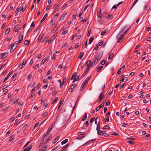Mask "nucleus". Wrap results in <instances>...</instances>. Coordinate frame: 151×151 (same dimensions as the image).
Masks as SVG:
<instances>
[{"label": "nucleus", "instance_id": "f257e3e1", "mask_svg": "<svg viewBox=\"0 0 151 151\" xmlns=\"http://www.w3.org/2000/svg\"><path fill=\"white\" fill-rule=\"evenodd\" d=\"M52 137V135L51 134L46 133L42 138V140L41 142V144L42 145L45 144L51 139Z\"/></svg>", "mask_w": 151, "mask_h": 151}, {"label": "nucleus", "instance_id": "f03ea898", "mask_svg": "<svg viewBox=\"0 0 151 151\" xmlns=\"http://www.w3.org/2000/svg\"><path fill=\"white\" fill-rule=\"evenodd\" d=\"M124 31V30H122L120 31L119 32L118 34L117 37H119L120 36V37L119 38V39L117 40V42L118 43H119L122 42L124 40V38H123V37L121 35L122 33Z\"/></svg>", "mask_w": 151, "mask_h": 151}, {"label": "nucleus", "instance_id": "7ed1b4c3", "mask_svg": "<svg viewBox=\"0 0 151 151\" xmlns=\"http://www.w3.org/2000/svg\"><path fill=\"white\" fill-rule=\"evenodd\" d=\"M19 43V41H16L13 44H11L10 46L12 45L11 46V49L10 50V52H12L16 49V47L17 46V44Z\"/></svg>", "mask_w": 151, "mask_h": 151}, {"label": "nucleus", "instance_id": "20e7f679", "mask_svg": "<svg viewBox=\"0 0 151 151\" xmlns=\"http://www.w3.org/2000/svg\"><path fill=\"white\" fill-rule=\"evenodd\" d=\"M100 60L99 59H98L96 57L93 62L92 63L91 65V66L95 65L97 63H98Z\"/></svg>", "mask_w": 151, "mask_h": 151}, {"label": "nucleus", "instance_id": "39448f33", "mask_svg": "<svg viewBox=\"0 0 151 151\" xmlns=\"http://www.w3.org/2000/svg\"><path fill=\"white\" fill-rule=\"evenodd\" d=\"M8 55L7 53H4L0 54V59L5 58Z\"/></svg>", "mask_w": 151, "mask_h": 151}, {"label": "nucleus", "instance_id": "423d86ee", "mask_svg": "<svg viewBox=\"0 0 151 151\" xmlns=\"http://www.w3.org/2000/svg\"><path fill=\"white\" fill-rule=\"evenodd\" d=\"M33 144H31L30 145L29 147L25 148L23 151H30L33 146Z\"/></svg>", "mask_w": 151, "mask_h": 151}, {"label": "nucleus", "instance_id": "0eeeda50", "mask_svg": "<svg viewBox=\"0 0 151 151\" xmlns=\"http://www.w3.org/2000/svg\"><path fill=\"white\" fill-rule=\"evenodd\" d=\"M103 52L102 51H100L98 54L97 56L96 57L98 59L100 60L101 58L103 55Z\"/></svg>", "mask_w": 151, "mask_h": 151}, {"label": "nucleus", "instance_id": "6e6552de", "mask_svg": "<svg viewBox=\"0 0 151 151\" xmlns=\"http://www.w3.org/2000/svg\"><path fill=\"white\" fill-rule=\"evenodd\" d=\"M91 61L90 60H88L86 63V65L87 67H89L90 68L92 66H91Z\"/></svg>", "mask_w": 151, "mask_h": 151}, {"label": "nucleus", "instance_id": "1a4fd4ad", "mask_svg": "<svg viewBox=\"0 0 151 151\" xmlns=\"http://www.w3.org/2000/svg\"><path fill=\"white\" fill-rule=\"evenodd\" d=\"M88 83V82H86V81H84L83 82L82 84V85L81 87V88L80 89V91H83L84 89V86L86 84H87Z\"/></svg>", "mask_w": 151, "mask_h": 151}, {"label": "nucleus", "instance_id": "9d476101", "mask_svg": "<svg viewBox=\"0 0 151 151\" xmlns=\"http://www.w3.org/2000/svg\"><path fill=\"white\" fill-rule=\"evenodd\" d=\"M76 85L75 84H73L71 86L70 88L68 91L69 92H71L73 91V89L75 88L76 86Z\"/></svg>", "mask_w": 151, "mask_h": 151}, {"label": "nucleus", "instance_id": "9b49d317", "mask_svg": "<svg viewBox=\"0 0 151 151\" xmlns=\"http://www.w3.org/2000/svg\"><path fill=\"white\" fill-rule=\"evenodd\" d=\"M150 6L149 5H148L147 4L145 5L144 6V9L147 10L149 11L150 9Z\"/></svg>", "mask_w": 151, "mask_h": 151}, {"label": "nucleus", "instance_id": "f8f14e48", "mask_svg": "<svg viewBox=\"0 0 151 151\" xmlns=\"http://www.w3.org/2000/svg\"><path fill=\"white\" fill-rule=\"evenodd\" d=\"M23 35H22V34H20L19 35V37H18V38L19 40V43H20L21 42L22 40L23 39Z\"/></svg>", "mask_w": 151, "mask_h": 151}, {"label": "nucleus", "instance_id": "ddd939ff", "mask_svg": "<svg viewBox=\"0 0 151 151\" xmlns=\"http://www.w3.org/2000/svg\"><path fill=\"white\" fill-rule=\"evenodd\" d=\"M66 81V77H65L63 79V82L62 83L61 82V83L60 85V87L62 88L63 87V85L65 83Z\"/></svg>", "mask_w": 151, "mask_h": 151}, {"label": "nucleus", "instance_id": "4468645a", "mask_svg": "<svg viewBox=\"0 0 151 151\" xmlns=\"http://www.w3.org/2000/svg\"><path fill=\"white\" fill-rule=\"evenodd\" d=\"M44 35V34H41L39 36L38 40V42H40L41 40L43 38Z\"/></svg>", "mask_w": 151, "mask_h": 151}, {"label": "nucleus", "instance_id": "2eb2a0df", "mask_svg": "<svg viewBox=\"0 0 151 151\" xmlns=\"http://www.w3.org/2000/svg\"><path fill=\"white\" fill-rule=\"evenodd\" d=\"M12 71L10 72L8 75L4 79L3 82H4L6 81L8 78L12 74Z\"/></svg>", "mask_w": 151, "mask_h": 151}, {"label": "nucleus", "instance_id": "dca6fc26", "mask_svg": "<svg viewBox=\"0 0 151 151\" xmlns=\"http://www.w3.org/2000/svg\"><path fill=\"white\" fill-rule=\"evenodd\" d=\"M94 39V37L93 36L92 37L90 38L88 42L89 44H91V43Z\"/></svg>", "mask_w": 151, "mask_h": 151}, {"label": "nucleus", "instance_id": "f3484780", "mask_svg": "<svg viewBox=\"0 0 151 151\" xmlns=\"http://www.w3.org/2000/svg\"><path fill=\"white\" fill-rule=\"evenodd\" d=\"M27 7V4L25 3L23 4V5L22 6V12L24 11L25 9H26Z\"/></svg>", "mask_w": 151, "mask_h": 151}, {"label": "nucleus", "instance_id": "a211bd4d", "mask_svg": "<svg viewBox=\"0 0 151 151\" xmlns=\"http://www.w3.org/2000/svg\"><path fill=\"white\" fill-rule=\"evenodd\" d=\"M67 14V13H63V15H62V16L60 18V20H63L65 17V16H66Z\"/></svg>", "mask_w": 151, "mask_h": 151}, {"label": "nucleus", "instance_id": "6ab92c4d", "mask_svg": "<svg viewBox=\"0 0 151 151\" xmlns=\"http://www.w3.org/2000/svg\"><path fill=\"white\" fill-rule=\"evenodd\" d=\"M97 15L100 18H102V14L101 13V10H100L99 12H97Z\"/></svg>", "mask_w": 151, "mask_h": 151}, {"label": "nucleus", "instance_id": "aec40b11", "mask_svg": "<svg viewBox=\"0 0 151 151\" xmlns=\"http://www.w3.org/2000/svg\"><path fill=\"white\" fill-rule=\"evenodd\" d=\"M100 125L97 124L96 130L97 131L98 134H99V133H100Z\"/></svg>", "mask_w": 151, "mask_h": 151}, {"label": "nucleus", "instance_id": "412c9836", "mask_svg": "<svg viewBox=\"0 0 151 151\" xmlns=\"http://www.w3.org/2000/svg\"><path fill=\"white\" fill-rule=\"evenodd\" d=\"M79 76H76V77L74 78L73 81V83L76 81H77L79 78Z\"/></svg>", "mask_w": 151, "mask_h": 151}, {"label": "nucleus", "instance_id": "4be33fe9", "mask_svg": "<svg viewBox=\"0 0 151 151\" xmlns=\"http://www.w3.org/2000/svg\"><path fill=\"white\" fill-rule=\"evenodd\" d=\"M69 143H68L66 145H65V146L63 147L62 148V151L64 150L65 148L68 147L69 146Z\"/></svg>", "mask_w": 151, "mask_h": 151}, {"label": "nucleus", "instance_id": "5701e85b", "mask_svg": "<svg viewBox=\"0 0 151 151\" xmlns=\"http://www.w3.org/2000/svg\"><path fill=\"white\" fill-rule=\"evenodd\" d=\"M59 138V137L58 136L56 137V138L53 141L52 143L53 144L55 143L58 140Z\"/></svg>", "mask_w": 151, "mask_h": 151}, {"label": "nucleus", "instance_id": "b1692460", "mask_svg": "<svg viewBox=\"0 0 151 151\" xmlns=\"http://www.w3.org/2000/svg\"><path fill=\"white\" fill-rule=\"evenodd\" d=\"M47 149V146H45L44 147H42L40 149L39 151H45Z\"/></svg>", "mask_w": 151, "mask_h": 151}, {"label": "nucleus", "instance_id": "393cba45", "mask_svg": "<svg viewBox=\"0 0 151 151\" xmlns=\"http://www.w3.org/2000/svg\"><path fill=\"white\" fill-rule=\"evenodd\" d=\"M104 97V95L102 94V93H100L99 96V99H100L101 100H102L103 99Z\"/></svg>", "mask_w": 151, "mask_h": 151}, {"label": "nucleus", "instance_id": "a878e982", "mask_svg": "<svg viewBox=\"0 0 151 151\" xmlns=\"http://www.w3.org/2000/svg\"><path fill=\"white\" fill-rule=\"evenodd\" d=\"M103 66H99V68H98L96 69V71L97 72H99L101 70L103 67Z\"/></svg>", "mask_w": 151, "mask_h": 151}, {"label": "nucleus", "instance_id": "bb28decb", "mask_svg": "<svg viewBox=\"0 0 151 151\" xmlns=\"http://www.w3.org/2000/svg\"><path fill=\"white\" fill-rule=\"evenodd\" d=\"M47 14L46 13L44 15V17H43V18L40 21V23L42 22H43L44 21V20H45V19L47 17Z\"/></svg>", "mask_w": 151, "mask_h": 151}, {"label": "nucleus", "instance_id": "cd10ccee", "mask_svg": "<svg viewBox=\"0 0 151 151\" xmlns=\"http://www.w3.org/2000/svg\"><path fill=\"white\" fill-rule=\"evenodd\" d=\"M87 118V113H86L85 114L83 118L82 119V121H84Z\"/></svg>", "mask_w": 151, "mask_h": 151}, {"label": "nucleus", "instance_id": "c85d7f7f", "mask_svg": "<svg viewBox=\"0 0 151 151\" xmlns=\"http://www.w3.org/2000/svg\"><path fill=\"white\" fill-rule=\"evenodd\" d=\"M10 30V29L9 28H8L5 31L4 34L5 35H7L8 34Z\"/></svg>", "mask_w": 151, "mask_h": 151}, {"label": "nucleus", "instance_id": "c756f323", "mask_svg": "<svg viewBox=\"0 0 151 151\" xmlns=\"http://www.w3.org/2000/svg\"><path fill=\"white\" fill-rule=\"evenodd\" d=\"M68 139H66L65 140H64L63 141H62L61 142V144L62 145H63L65 144L67 142H68Z\"/></svg>", "mask_w": 151, "mask_h": 151}, {"label": "nucleus", "instance_id": "7c9ffc66", "mask_svg": "<svg viewBox=\"0 0 151 151\" xmlns=\"http://www.w3.org/2000/svg\"><path fill=\"white\" fill-rule=\"evenodd\" d=\"M84 54V53L83 52H82L80 53L79 57V58L80 59H81L82 58Z\"/></svg>", "mask_w": 151, "mask_h": 151}, {"label": "nucleus", "instance_id": "2f4dec72", "mask_svg": "<svg viewBox=\"0 0 151 151\" xmlns=\"http://www.w3.org/2000/svg\"><path fill=\"white\" fill-rule=\"evenodd\" d=\"M103 106V105L102 104H101L99 106L97 107L96 108V111H97L101 109V108Z\"/></svg>", "mask_w": 151, "mask_h": 151}, {"label": "nucleus", "instance_id": "473e14b6", "mask_svg": "<svg viewBox=\"0 0 151 151\" xmlns=\"http://www.w3.org/2000/svg\"><path fill=\"white\" fill-rule=\"evenodd\" d=\"M110 129V127H109L107 125H106L104 126L102 128V129Z\"/></svg>", "mask_w": 151, "mask_h": 151}, {"label": "nucleus", "instance_id": "72a5a7b5", "mask_svg": "<svg viewBox=\"0 0 151 151\" xmlns=\"http://www.w3.org/2000/svg\"><path fill=\"white\" fill-rule=\"evenodd\" d=\"M55 39L53 38L52 37H51L49 40H48V44L50 43H51V42L53 41Z\"/></svg>", "mask_w": 151, "mask_h": 151}, {"label": "nucleus", "instance_id": "f704fd0d", "mask_svg": "<svg viewBox=\"0 0 151 151\" xmlns=\"http://www.w3.org/2000/svg\"><path fill=\"white\" fill-rule=\"evenodd\" d=\"M29 42L30 41L29 40H26L24 41V44L26 45H27L29 44Z\"/></svg>", "mask_w": 151, "mask_h": 151}, {"label": "nucleus", "instance_id": "c9c22d12", "mask_svg": "<svg viewBox=\"0 0 151 151\" xmlns=\"http://www.w3.org/2000/svg\"><path fill=\"white\" fill-rule=\"evenodd\" d=\"M106 17L107 19H112L113 18V17L112 15L109 14L106 16Z\"/></svg>", "mask_w": 151, "mask_h": 151}, {"label": "nucleus", "instance_id": "e433bc0d", "mask_svg": "<svg viewBox=\"0 0 151 151\" xmlns=\"http://www.w3.org/2000/svg\"><path fill=\"white\" fill-rule=\"evenodd\" d=\"M114 56V54L112 53L111 55H110L108 57V59L109 60H111L113 58Z\"/></svg>", "mask_w": 151, "mask_h": 151}, {"label": "nucleus", "instance_id": "4c0bfd02", "mask_svg": "<svg viewBox=\"0 0 151 151\" xmlns=\"http://www.w3.org/2000/svg\"><path fill=\"white\" fill-rule=\"evenodd\" d=\"M76 74H77V73H76V72H75L73 74V75L72 76V77L71 78V80H72L73 79H74V78L76 77Z\"/></svg>", "mask_w": 151, "mask_h": 151}, {"label": "nucleus", "instance_id": "58836bf2", "mask_svg": "<svg viewBox=\"0 0 151 151\" xmlns=\"http://www.w3.org/2000/svg\"><path fill=\"white\" fill-rule=\"evenodd\" d=\"M58 24H56V26L54 28V30L55 31V32L57 30V29L58 28Z\"/></svg>", "mask_w": 151, "mask_h": 151}, {"label": "nucleus", "instance_id": "ea45409f", "mask_svg": "<svg viewBox=\"0 0 151 151\" xmlns=\"http://www.w3.org/2000/svg\"><path fill=\"white\" fill-rule=\"evenodd\" d=\"M22 11V9L21 7H19L17 8L16 10V11L17 12V13H18L20 11Z\"/></svg>", "mask_w": 151, "mask_h": 151}, {"label": "nucleus", "instance_id": "a19ab883", "mask_svg": "<svg viewBox=\"0 0 151 151\" xmlns=\"http://www.w3.org/2000/svg\"><path fill=\"white\" fill-rule=\"evenodd\" d=\"M106 131H101L100 130V133L99 134H98V135H103L104 133L106 132Z\"/></svg>", "mask_w": 151, "mask_h": 151}, {"label": "nucleus", "instance_id": "79ce46f5", "mask_svg": "<svg viewBox=\"0 0 151 151\" xmlns=\"http://www.w3.org/2000/svg\"><path fill=\"white\" fill-rule=\"evenodd\" d=\"M129 28H128V29H127L125 31H124L122 35H121L122 36H123L124 37V35L126 34V33L129 30Z\"/></svg>", "mask_w": 151, "mask_h": 151}, {"label": "nucleus", "instance_id": "37998d69", "mask_svg": "<svg viewBox=\"0 0 151 151\" xmlns=\"http://www.w3.org/2000/svg\"><path fill=\"white\" fill-rule=\"evenodd\" d=\"M103 121L105 122H107L109 121V117H107L106 118H105L103 119Z\"/></svg>", "mask_w": 151, "mask_h": 151}, {"label": "nucleus", "instance_id": "c03bdc74", "mask_svg": "<svg viewBox=\"0 0 151 151\" xmlns=\"http://www.w3.org/2000/svg\"><path fill=\"white\" fill-rule=\"evenodd\" d=\"M48 37H46L43 40V42H45V43H46L48 39Z\"/></svg>", "mask_w": 151, "mask_h": 151}, {"label": "nucleus", "instance_id": "a18cd8bd", "mask_svg": "<svg viewBox=\"0 0 151 151\" xmlns=\"http://www.w3.org/2000/svg\"><path fill=\"white\" fill-rule=\"evenodd\" d=\"M47 58H46V59H45V58H44V59L41 62V64H43L45 63V62L46 61V60H47Z\"/></svg>", "mask_w": 151, "mask_h": 151}, {"label": "nucleus", "instance_id": "49530a36", "mask_svg": "<svg viewBox=\"0 0 151 151\" xmlns=\"http://www.w3.org/2000/svg\"><path fill=\"white\" fill-rule=\"evenodd\" d=\"M128 143L133 145L134 144V142L132 141H129L127 142Z\"/></svg>", "mask_w": 151, "mask_h": 151}, {"label": "nucleus", "instance_id": "de8ad7c7", "mask_svg": "<svg viewBox=\"0 0 151 151\" xmlns=\"http://www.w3.org/2000/svg\"><path fill=\"white\" fill-rule=\"evenodd\" d=\"M126 139L129 140H134L135 139L132 137H127Z\"/></svg>", "mask_w": 151, "mask_h": 151}, {"label": "nucleus", "instance_id": "09e8293b", "mask_svg": "<svg viewBox=\"0 0 151 151\" xmlns=\"http://www.w3.org/2000/svg\"><path fill=\"white\" fill-rule=\"evenodd\" d=\"M110 104V101H108L107 102H106L105 105H106V106H108Z\"/></svg>", "mask_w": 151, "mask_h": 151}, {"label": "nucleus", "instance_id": "8fccbe9b", "mask_svg": "<svg viewBox=\"0 0 151 151\" xmlns=\"http://www.w3.org/2000/svg\"><path fill=\"white\" fill-rule=\"evenodd\" d=\"M106 32V30H104L101 32V35L102 36L104 35Z\"/></svg>", "mask_w": 151, "mask_h": 151}, {"label": "nucleus", "instance_id": "3c124183", "mask_svg": "<svg viewBox=\"0 0 151 151\" xmlns=\"http://www.w3.org/2000/svg\"><path fill=\"white\" fill-rule=\"evenodd\" d=\"M98 48H99V46L98 45V44H97L96 45L95 47V48H94V50L93 51H94V50H97Z\"/></svg>", "mask_w": 151, "mask_h": 151}, {"label": "nucleus", "instance_id": "603ef678", "mask_svg": "<svg viewBox=\"0 0 151 151\" xmlns=\"http://www.w3.org/2000/svg\"><path fill=\"white\" fill-rule=\"evenodd\" d=\"M90 69V68H89V67H87V68L85 72L86 74H87L88 73V72L89 71V70Z\"/></svg>", "mask_w": 151, "mask_h": 151}, {"label": "nucleus", "instance_id": "864d4df0", "mask_svg": "<svg viewBox=\"0 0 151 151\" xmlns=\"http://www.w3.org/2000/svg\"><path fill=\"white\" fill-rule=\"evenodd\" d=\"M106 62V60H103L101 62V65H103Z\"/></svg>", "mask_w": 151, "mask_h": 151}, {"label": "nucleus", "instance_id": "5fc2aeb1", "mask_svg": "<svg viewBox=\"0 0 151 151\" xmlns=\"http://www.w3.org/2000/svg\"><path fill=\"white\" fill-rule=\"evenodd\" d=\"M52 72V71L51 70H49L48 71V72H47V73L46 74V75L47 76H48L49 75H50V74Z\"/></svg>", "mask_w": 151, "mask_h": 151}, {"label": "nucleus", "instance_id": "6e6d98bb", "mask_svg": "<svg viewBox=\"0 0 151 151\" xmlns=\"http://www.w3.org/2000/svg\"><path fill=\"white\" fill-rule=\"evenodd\" d=\"M122 71V68H120L119 69L117 73L118 74H120L121 72Z\"/></svg>", "mask_w": 151, "mask_h": 151}, {"label": "nucleus", "instance_id": "4d7b16f0", "mask_svg": "<svg viewBox=\"0 0 151 151\" xmlns=\"http://www.w3.org/2000/svg\"><path fill=\"white\" fill-rule=\"evenodd\" d=\"M91 78V76H89L85 81H86V82H88L89 80Z\"/></svg>", "mask_w": 151, "mask_h": 151}, {"label": "nucleus", "instance_id": "13d9d810", "mask_svg": "<svg viewBox=\"0 0 151 151\" xmlns=\"http://www.w3.org/2000/svg\"><path fill=\"white\" fill-rule=\"evenodd\" d=\"M48 114V112H45L43 115V116H42V117H43L44 116H45L47 115Z\"/></svg>", "mask_w": 151, "mask_h": 151}, {"label": "nucleus", "instance_id": "bf43d9fd", "mask_svg": "<svg viewBox=\"0 0 151 151\" xmlns=\"http://www.w3.org/2000/svg\"><path fill=\"white\" fill-rule=\"evenodd\" d=\"M111 135H115V136H117V135H118V134L116 132H114V133H113V134H111Z\"/></svg>", "mask_w": 151, "mask_h": 151}, {"label": "nucleus", "instance_id": "052dcab7", "mask_svg": "<svg viewBox=\"0 0 151 151\" xmlns=\"http://www.w3.org/2000/svg\"><path fill=\"white\" fill-rule=\"evenodd\" d=\"M67 6V5L66 4H65L62 6L61 8H63V9H64Z\"/></svg>", "mask_w": 151, "mask_h": 151}, {"label": "nucleus", "instance_id": "680f3d73", "mask_svg": "<svg viewBox=\"0 0 151 151\" xmlns=\"http://www.w3.org/2000/svg\"><path fill=\"white\" fill-rule=\"evenodd\" d=\"M57 93V91L56 90H55L52 93V95H55Z\"/></svg>", "mask_w": 151, "mask_h": 151}, {"label": "nucleus", "instance_id": "e2e57ef3", "mask_svg": "<svg viewBox=\"0 0 151 151\" xmlns=\"http://www.w3.org/2000/svg\"><path fill=\"white\" fill-rule=\"evenodd\" d=\"M28 126V125L27 124H25L23 127L22 128V129L24 130H25V129L27 127V126Z\"/></svg>", "mask_w": 151, "mask_h": 151}, {"label": "nucleus", "instance_id": "0e129e2a", "mask_svg": "<svg viewBox=\"0 0 151 151\" xmlns=\"http://www.w3.org/2000/svg\"><path fill=\"white\" fill-rule=\"evenodd\" d=\"M35 25L34 24V22H33L31 24L30 26L31 27H33V28H34L35 27Z\"/></svg>", "mask_w": 151, "mask_h": 151}, {"label": "nucleus", "instance_id": "69168bd1", "mask_svg": "<svg viewBox=\"0 0 151 151\" xmlns=\"http://www.w3.org/2000/svg\"><path fill=\"white\" fill-rule=\"evenodd\" d=\"M23 104V103L22 102L20 101L18 103V106H19Z\"/></svg>", "mask_w": 151, "mask_h": 151}, {"label": "nucleus", "instance_id": "338daca9", "mask_svg": "<svg viewBox=\"0 0 151 151\" xmlns=\"http://www.w3.org/2000/svg\"><path fill=\"white\" fill-rule=\"evenodd\" d=\"M29 115H27L25 116L24 118L25 119H27L29 117Z\"/></svg>", "mask_w": 151, "mask_h": 151}, {"label": "nucleus", "instance_id": "774afa93", "mask_svg": "<svg viewBox=\"0 0 151 151\" xmlns=\"http://www.w3.org/2000/svg\"><path fill=\"white\" fill-rule=\"evenodd\" d=\"M42 57V55H41V54H39L37 56V57L38 59H40Z\"/></svg>", "mask_w": 151, "mask_h": 151}]
</instances>
